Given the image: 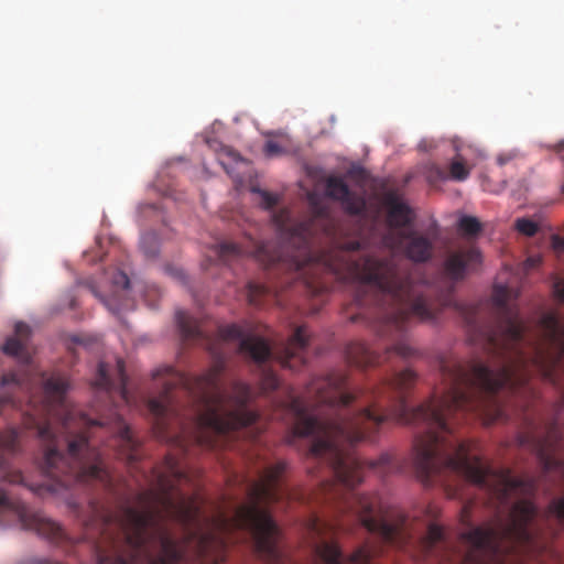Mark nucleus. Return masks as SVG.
<instances>
[{
  "label": "nucleus",
  "instance_id": "f257e3e1",
  "mask_svg": "<svg viewBox=\"0 0 564 564\" xmlns=\"http://www.w3.org/2000/svg\"><path fill=\"white\" fill-rule=\"evenodd\" d=\"M272 220L283 239L281 246L247 236L241 243H217L214 253L224 263L250 257L269 270L268 284L248 283L247 296L253 306H261L265 297H278L295 281L313 288L321 270L357 280V304L378 308L372 328L379 338L390 344L383 354H378L365 343H351L346 350L350 364L366 368L388 360L393 354L403 359L414 356L416 351L406 334L410 318L433 321L444 307L454 306L465 315L470 327H476V308L456 303L453 283L437 290L424 281H415L394 256L381 259L357 254L361 242L355 239L335 242L334 225L321 210L296 221L289 209H281L272 215Z\"/></svg>",
  "mask_w": 564,
  "mask_h": 564
},
{
  "label": "nucleus",
  "instance_id": "f03ea898",
  "mask_svg": "<svg viewBox=\"0 0 564 564\" xmlns=\"http://www.w3.org/2000/svg\"><path fill=\"white\" fill-rule=\"evenodd\" d=\"M285 464L267 466L258 480L247 484V502L232 505L229 514L198 494L187 495L183 484L191 477L178 459L167 455L164 466L153 470L151 487L121 501L116 510L94 507L101 533L111 539L109 552L98 550L97 564H187L192 554L202 564H219L234 531L251 535L254 552L268 562L280 558V530L264 506L281 500Z\"/></svg>",
  "mask_w": 564,
  "mask_h": 564
},
{
  "label": "nucleus",
  "instance_id": "7ed1b4c3",
  "mask_svg": "<svg viewBox=\"0 0 564 564\" xmlns=\"http://www.w3.org/2000/svg\"><path fill=\"white\" fill-rule=\"evenodd\" d=\"M175 318L183 339L206 345L215 362L202 376H191L170 366L153 372V379L162 386L159 395L147 401L153 427L161 438L169 437L176 425L180 437H189L208 449L226 447L235 433L257 421L258 413L249 409L253 397L249 384L235 380L229 391L221 388L226 360L217 344L239 340V351L262 368L260 388L269 393L280 387V380L263 364L273 358L284 368L300 369L306 361L305 351L311 338L307 327H296L288 341L273 350L264 338L245 335L236 324L220 327L213 339L187 312L177 311Z\"/></svg>",
  "mask_w": 564,
  "mask_h": 564
},
{
  "label": "nucleus",
  "instance_id": "20e7f679",
  "mask_svg": "<svg viewBox=\"0 0 564 564\" xmlns=\"http://www.w3.org/2000/svg\"><path fill=\"white\" fill-rule=\"evenodd\" d=\"M124 362L116 360L115 375L99 362L94 382L97 395L95 417L70 406L65 399L67 380L62 376L41 378L42 395L30 397L23 424L44 443L43 473L63 488L73 482H99L111 489L112 476L104 452L97 448L96 433L109 434L105 444L120 458L133 465L140 457V443L113 403L116 393L126 404L131 402Z\"/></svg>",
  "mask_w": 564,
  "mask_h": 564
},
{
  "label": "nucleus",
  "instance_id": "39448f33",
  "mask_svg": "<svg viewBox=\"0 0 564 564\" xmlns=\"http://www.w3.org/2000/svg\"><path fill=\"white\" fill-rule=\"evenodd\" d=\"M30 335L29 325L19 322L14 326V336L9 337L2 346V351L14 357L20 368L18 371L3 375L0 379V408L4 404L15 405L14 393L29 390L33 382L31 377L32 357L26 347Z\"/></svg>",
  "mask_w": 564,
  "mask_h": 564
},
{
  "label": "nucleus",
  "instance_id": "423d86ee",
  "mask_svg": "<svg viewBox=\"0 0 564 564\" xmlns=\"http://www.w3.org/2000/svg\"><path fill=\"white\" fill-rule=\"evenodd\" d=\"M561 447L562 440L555 426H552L547 437L535 442L534 448L543 470V476L546 477L550 474H555L564 480V459L558 455ZM545 517L546 519H554L564 527V496L552 500Z\"/></svg>",
  "mask_w": 564,
  "mask_h": 564
},
{
  "label": "nucleus",
  "instance_id": "0eeeda50",
  "mask_svg": "<svg viewBox=\"0 0 564 564\" xmlns=\"http://www.w3.org/2000/svg\"><path fill=\"white\" fill-rule=\"evenodd\" d=\"M0 509L13 512L23 529L34 531L52 543L58 544L67 540L66 533L58 523L41 512L31 511L20 501H11L2 489H0Z\"/></svg>",
  "mask_w": 564,
  "mask_h": 564
},
{
  "label": "nucleus",
  "instance_id": "6e6552de",
  "mask_svg": "<svg viewBox=\"0 0 564 564\" xmlns=\"http://www.w3.org/2000/svg\"><path fill=\"white\" fill-rule=\"evenodd\" d=\"M382 241L392 252L402 251L414 262H426L433 254V242L415 230L388 231Z\"/></svg>",
  "mask_w": 564,
  "mask_h": 564
},
{
  "label": "nucleus",
  "instance_id": "1a4fd4ad",
  "mask_svg": "<svg viewBox=\"0 0 564 564\" xmlns=\"http://www.w3.org/2000/svg\"><path fill=\"white\" fill-rule=\"evenodd\" d=\"M19 431L8 427L0 432V479L9 484H21L23 476L11 465V458L19 452Z\"/></svg>",
  "mask_w": 564,
  "mask_h": 564
},
{
  "label": "nucleus",
  "instance_id": "9d476101",
  "mask_svg": "<svg viewBox=\"0 0 564 564\" xmlns=\"http://www.w3.org/2000/svg\"><path fill=\"white\" fill-rule=\"evenodd\" d=\"M481 263V254L475 247L452 252L445 263L446 275L452 282L463 280L467 273L475 271Z\"/></svg>",
  "mask_w": 564,
  "mask_h": 564
},
{
  "label": "nucleus",
  "instance_id": "9b49d317",
  "mask_svg": "<svg viewBox=\"0 0 564 564\" xmlns=\"http://www.w3.org/2000/svg\"><path fill=\"white\" fill-rule=\"evenodd\" d=\"M384 206L389 231L410 230L409 227L413 225L415 214L404 200L391 192L384 197Z\"/></svg>",
  "mask_w": 564,
  "mask_h": 564
},
{
  "label": "nucleus",
  "instance_id": "f8f14e48",
  "mask_svg": "<svg viewBox=\"0 0 564 564\" xmlns=\"http://www.w3.org/2000/svg\"><path fill=\"white\" fill-rule=\"evenodd\" d=\"M326 194L340 202L345 210L351 215H360L365 209V202L350 191L341 177L330 176L327 178Z\"/></svg>",
  "mask_w": 564,
  "mask_h": 564
},
{
  "label": "nucleus",
  "instance_id": "ddd939ff",
  "mask_svg": "<svg viewBox=\"0 0 564 564\" xmlns=\"http://www.w3.org/2000/svg\"><path fill=\"white\" fill-rule=\"evenodd\" d=\"M456 156L449 164V177L454 181L463 182L468 178L470 174V167H468L464 161L465 145L463 142L455 140L453 142Z\"/></svg>",
  "mask_w": 564,
  "mask_h": 564
},
{
  "label": "nucleus",
  "instance_id": "4468645a",
  "mask_svg": "<svg viewBox=\"0 0 564 564\" xmlns=\"http://www.w3.org/2000/svg\"><path fill=\"white\" fill-rule=\"evenodd\" d=\"M444 539L443 529L435 524L431 523L427 528L426 535L422 538L421 544L424 551L430 554L432 553L436 543L441 542Z\"/></svg>",
  "mask_w": 564,
  "mask_h": 564
},
{
  "label": "nucleus",
  "instance_id": "2eb2a0df",
  "mask_svg": "<svg viewBox=\"0 0 564 564\" xmlns=\"http://www.w3.org/2000/svg\"><path fill=\"white\" fill-rule=\"evenodd\" d=\"M141 249L147 258H155L159 253V238L155 232H147L141 238Z\"/></svg>",
  "mask_w": 564,
  "mask_h": 564
},
{
  "label": "nucleus",
  "instance_id": "dca6fc26",
  "mask_svg": "<svg viewBox=\"0 0 564 564\" xmlns=\"http://www.w3.org/2000/svg\"><path fill=\"white\" fill-rule=\"evenodd\" d=\"M458 229L468 236H475L481 230V225L476 217L463 216L458 221Z\"/></svg>",
  "mask_w": 564,
  "mask_h": 564
},
{
  "label": "nucleus",
  "instance_id": "f3484780",
  "mask_svg": "<svg viewBox=\"0 0 564 564\" xmlns=\"http://www.w3.org/2000/svg\"><path fill=\"white\" fill-rule=\"evenodd\" d=\"M516 229L527 237H532L538 232L539 226L531 219L519 218L516 221Z\"/></svg>",
  "mask_w": 564,
  "mask_h": 564
},
{
  "label": "nucleus",
  "instance_id": "a211bd4d",
  "mask_svg": "<svg viewBox=\"0 0 564 564\" xmlns=\"http://www.w3.org/2000/svg\"><path fill=\"white\" fill-rule=\"evenodd\" d=\"M252 192L258 193L260 195V197H261L260 205L264 209H272L279 203V197L274 194L267 192V191H262V189L253 187Z\"/></svg>",
  "mask_w": 564,
  "mask_h": 564
},
{
  "label": "nucleus",
  "instance_id": "6ab92c4d",
  "mask_svg": "<svg viewBox=\"0 0 564 564\" xmlns=\"http://www.w3.org/2000/svg\"><path fill=\"white\" fill-rule=\"evenodd\" d=\"M263 152L267 156L272 158L285 153V150L276 141L269 140L264 144Z\"/></svg>",
  "mask_w": 564,
  "mask_h": 564
},
{
  "label": "nucleus",
  "instance_id": "aec40b11",
  "mask_svg": "<svg viewBox=\"0 0 564 564\" xmlns=\"http://www.w3.org/2000/svg\"><path fill=\"white\" fill-rule=\"evenodd\" d=\"M552 248L556 252L557 257L564 261V238L558 236L552 237Z\"/></svg>",
  "mask_w": 564,
  "mask_h": 564
},
{
  "label": "nucleus",
  "instance_id": "412c9836",
  "mask_svg": "<svg viewBox=\"0 0 564 564\" xmlns=\"http://www.w3.org/2000/svg\"><path fill=\"white\" fill-rule=\"evenodd\" d=\"M113 283L122 289H128L130 285V280L128 275L123 272H118L113 279Z\"/></svg>",
  "mask_w": 564,
  "mask_h": 564
},
{
  "label": "nucleus",
  "instance_id": "4be33fe9",
  "mask_svg": "<svg viewBox=\"0 0 564 564\" xmlns=\"http://www.w3.org/2000/svg\"><path fill=\"white\" fill-rule=\"evenodd\" d=\"M553 289H554L555 296L561 302H564V280L563 279H557L554 282Z\"/></svg>",
  "mask_w": 564,
  "mask_h": 564
},
{
  "label": "nucleus",
  "instance_id": "5701e85b",
  "mask_svg": "<svg viewBox=\"0 0 564 564\" xmlns=\"http://www.w3.org/2000/svg\"><path fill=\"white\" fill-rule=\"evenodd\" d=\"M311 530L313 533L319 535L323 532L322 521L318 518L311 520Z\"/></svg>",
  "mask_w": 564,
  "mask_h": 564
},
{
  "label": "nucleus",
  "instance_id": "b1692460",
  "mask_svg": "<svg viewBox=\"0 0 564 564\" xmlns=\"http://www.w3.org/2000/svg\"><path fill=\"white\" fill-rule=\"evenodd\" d=\"M541 263V257L540 256H533L529 257L525 261L527 269H534L539 267Z\"/></svg>",
  "mask_w": 564,
  "mask_h": 564
},
{
  "label": "nucleus",
  "instance_id": "393cba45",
  "mask_svg": "<svg viewBox=\"0 0 564 564\" xmlns=\"http://www.w3.org/2000/svg\"><path fill=\"white\" fill-rule=\"evenodd\" d=\"M329 527H330V530H334V531L335 530H343V531L348 530L347 524L345 523L344 520H337L335 523L329 524Z\"/></svg>",
  "mask_w": 564,
  "mask_h": 564
},
{
  "label": "nucleus",
  "instance_id": "a878e982",
  "mask_svg": "<svg viewBox=\"0 0 564 564\" xmlns=\"http://www.w3.org/2000/svg\"><path fill=\"white\" fill-rule=\"evenodd\" d=\"M25 564H52V562L45 560V558H36V557H32V558H29Z\"/></svg>",
  "mask_w": 564,
  "mask_h": 564
},
{
  "label": "nucleus",
  "instance_id": "bb28decb",
  "mask_svg": "<svg viewBox=\"0 0 564 564\" xmlns=\"http://www.w3.org/2000/svg\"><path fill=\"white\" fill-rule=\"evenodd\" d=\"M511 160V156L510 155H499L497 158V163L499 165H505L507 162H509Z\"/></svg>",
  "mask_w": 564,
  "mask_h": 564
},
{
  "label": "nucleus",
  "instance_id": "cd10ccee",
  "mask_svg": "<svg viewBox=\"0 0 564 564\" xmlns=\"http://www.w3.org/2000/svg\"><path fill=\"white\" fill-rule=\"evenodd\" d=\"M226 152L234 161H238L240 159V155L232 150L228 149Z\"/></svg>",
  "mask_w": 564,
  "mask_h": 564
},
{
  "label": "nucleus",
  "instance_id": "c85d7f7f",
  "mask_svg": "<svg viewBox=\"0 0 564 564\" xmlns=\"http://www.w3.org/2000/svg\"><path fill=\"white\" fill-rule=\"evenodd\" d=\"M176 274L181 276L183 273L182 271H176Z\"/></svg>",
  "mask_w": 564,
  "mask_h": 564
}]
</instances>
